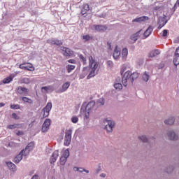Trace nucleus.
<instances>
[{
    "label": "nucleus",
    "mask_w": 179,
    "mask_h": 179,
    "mask_svg": "<svg viewBox=\"0 0 179 179\" xmlns=\"http://www.w3.org/2000/svg\"><path fill=\"white\" fill-rule=\"evenodd\" d=\"M138 78H139V74L138 73H131L129 71H126L122 79L123 86L127 87L128 85H132L134 83V80L138 79Z\"/></svg>",
    "instance_id": "f257e3e1"
},
{
    "label": "nucleus",
    "mask_w": 179,
    "mask_h": 179,
    "mask_svg": "<svg viewBox=\"0 0 179 179\" xmlns=\"http://www.w3.org/2000/svg\"><path fill=\"white\" fill-rule=\"evenodd\" d=\"M97 110V106L94 101L89 102L87 105L83 104L80 108V114H85V118L88 120L90 113H93Z\"/></svg>",
    "instance_id": "f03ea898"
},
{
    "label": "nucleus",
    "mask_w": 179,
    "mask_h": 179,
    "mask_svg": "<svg viewBox=\"0 0 179 179\" xmlns=\"http://www.w3.org/2000/svg\"><path fill=\"white\" fill-rule=\"evenodd\" d=\"M90 61V72L87 76V79H90V78H93L97 75L99 72V63L93 59L92 57H89Z\"/></svg>",
    "instance_id": "7ed1b4c3"
},
{
    "label": "nucleus",
    "mask_w": 179,
    "mask_h": 179,
    "mask_svg": "<svg viewBox=\"0 0 179 179\" xmlns=\"http://www.w3.org/2000/svg\"><path fill=\"white\" fill-rule=\"evenodd\" d=\"M103 129L106 131L107 134H112L114 128L115 127V121L113 120H108L107 118L103 119Z\"/></svg>",
    "instance_id": "20e7f679"
},
{
    "label": "nucleus",
    "mask_w": 179,
    "mask_h": 179,
    "mask_svg": "<svg viewBox=\"0 0 179 179\" xmlns=\"http://www.w3.org/2000/svg\"><path fill=\"white\" fill-rule=\"evenodd\" d=\"M166 136L169 141H173L174 142H176V141H178L179 139L178 134L173 129L166 130Z\"/></svg>",
    "instance_id": "39448f33"
},
{
    "label": "nucleus",
    "mask_w": 179,
    "mask_h": 179,
    "mask_svg": "<svg viewBox=\"0 0 179 179\" xmlns=\"http://www.w3.org/2000/svg\"><path fill=\"white\" fill-rule=\"evenodd\" d=\"M90 30H93L94 31H97L98 33H104L106 30H107V26L106 25H96V24H91L90 25Z\"/></svg>",
    "instance_id": "423d86ee"
},
{
    "label": "nucleus",
    "mask_w": 179,
    "mask_h": 179,
    "mask_svg": "<svg viewBox=\"0 0 179 179\" xmlns=\"http://www.w3.org/2000/svg\"><path fill=\"white\" fill-rule=\"evenodd\" d=\"M72 141V129L66 131L65 136L64 138V146H69Z\"/></svg>",
    "instance_id": "0eeeda50"
},
{
    "label": "nucleus",
    "mask_w": 179,
    "mask_h": 179,
    "mask_svg": "<svg viewBox=\"0 0 179 179\" xmlns=\"http://www.w3.org/2000/svg\"><path fill=\"white\" fill-rule=\"evenodd\" d=\"M51 108H52V103L48 102L46 105V107L43 108V118H46L50 115V112L51 111Z\"/></svg>",
    "instance_id": "6e6552de"
},
{
    "label": "nucleus",
    "mask_w": 179,
    "mask_h": 179,
    "mask_svg": "<svg viewBox=\"0 0 179 179\" xmlns=\"http://www.w3.org/2000/svg\"><path fill=\"white\" fill-rule=\"evenodd\" d=\"M50 125H51V120L50 119L45 120L43 125H42V132H47L48 129H50Z\"/></svg>",
    "instance_id": "1a4fd4ad"
},
{
    "label": "nucleus",
    "mask_w": 179,
    "mask_h": 179,
    "mask_svg": "<svg viewBox=\"0 0 179 179\" xmlns=\"http://www.w3.org/2000/svg\"><path fill=\"white\" fill-rule=\"evenodd\" d=\"M33 148H34V143L31 142L29 143L24 150H22V152H24V156H27L30 153L31 150H33Z\"/></svg>",
    "instance_id": "9d476101"
},
{
    "label": "nucleus",
    "mask_w": 179,
    "mask_h": 179,
    "mask_svg": "<svg viewBox=\"0 0 179 179\" xmlns=\"http://www.w3.org/2000/svg\"><path fill=\"white\" fill-rule=\"evenodd\" d=\"M59 50L62 51V54L63 55H64V57H71V55H73V52H72L71 49L67 48L61 47L59 48Z\"/></svg>",
    "instance_id": "9b49d317"
},
{
    "label": "nucleus",
    "mask_w": 179,
    "mask_h": 179,
    "mask_svg": "<svg viewBox=\"0 0 179 179\" xmlns=\"http://www.w3.org/2000/svg\"><path fill=\"white\" fill-rule=\"evenodd\" d=\"M17 92L19 94H22L23 96H26V94H28L29 93V90L26 87H23L22 86H19L17 88Z\"/></svg>",
    "instance_id": "f8f14e48"
},
{
    "label": "nucleus",
    "mask_w": 179,
    "mask_h": 179,
    "mask_svg": "<svg viewBox=\"0 0 179 179\" xmlns=\"http://www.w3.org/2000/svg\"><path fill=\"white\" fill-rule=\"evenodd\" d=\"M71 86V83L66 82L64 84L62 85V87L61 89L58 90L56 93H64V92H66L68 90V88Z\"/></svg>",
    "instance_id": "ddd939ff"
},
{
    "label": "nucleus",
    "mask_w": 179,
    "mask_h": 179,
    "mask_svg": "<svg viewBox=\"0 0 179 179\" xmlns=\"http://www.w3.org/2000/svg\"><path fill=\"white\" fill-rule=\"evenodd\" d=\"M147 20H149V17L148 16H142V17H137L134 20H132L133 23H143V22H146Z\"/></svg>",
    "instance_id": "4468645a"
},
{
    "label": "nucleus",
    "mask_w": 179,
    "mask_h": 179,
    "mask_svg": "<svg viewBox=\"0 0 179 179\" xmlns=\"http://www.w3.org/2000/svg\"><path fill=\"white\" fill-rule=\"evenodd\" d=\"M42 93H51V92H54V86L49 85L41 87Z\"/></svg>",
    "instance_id": "2eb2a0df"
},
{
    "label": "nucleus",
    "mask_w": 179,
    "mask_h": 179,
    "mask_svg": "<svg viewBox=\"0 0 179 179\" xmlns=\"http://www.w3.org/2000/svg\"><path fill=\"white\" fill-rule=\"evenodd\" d=\"M48 44H53L55 45H62V41L57 39L50 38L47 41Z\"/></svg>",
    "instance_id": "dca6fc26"
},
{
    "label": "nucleus",
    "mask_w": 179,
    "mask_h": 179,
    "mask_svg": "<svg viewBox=\"0 0 179 179\" xmlns=\"http://www.w3.org/2000/svg\"><path fill=\"white\" fill-rule=\"evenodd\" d=\"M23 156H24V151H21L15 158L14 163H20L21 160L23 159Z\"/></svg>",
    "instance_id": "f3484780"
},
{
    "label": "nucleus",
    "mask_w": 179,
    "mask_h": 179,
    "mask_svg": "<svg viewBox=\"0 0 179 179\" xmlns=\"http://www.w3.org/2000/svg\"><path fill=\"white\" fill-rule=\"evenodd\" d=\"M164 122L166 125H173L174 122H176V118L173 116L169 117L168 119H166Z\"/></svg>",
    "instance_id": "a211bd4d"
},
{
    "label": "nucleus",
    "mask_w": 179,
    "mask_h": 179,
    "mask_svg": "<svg viewBox=\"0 0 179 179\" xmlns=\"http://www.w3.org/2000/svg\"><path fill=\"white\" fill-rule=\"evenodd\" d=\"M58 156H59L58 150L55 151L50 157V163H55L58 159Z\"/></svg>",
    "instance_id": "6ab92c4d"
},
{
    "label": "nucleus",
    "mask_w": 179,
    "mask_h": 179,
    "mask_svg": "<svg viewBox=\"0 0 179 179\" xmlns=\"http://www.w3.org/2000/svg\"><path fill=\"white\" fill-rule=\"evenodd\" d=\"M152 31H153V27L152 26H150L146 31L143 33V38H148L152 34Z\"/></svg>",
    "instance_id": "aec40b11"
},
{
    "label": "nucleus",
    "mask_w": 179,
    "mask_h": 179,
    "mask_svg": "<svg viewBox=\"0 0 179 179\" xmlns=\"http://www.w3.org/2000/svg\"><path fill=\"white\" fill-rule=\"evenodd\" d=\"M127 58H128V49L123 48L122 50V61H127Z\"/></svg>",
    "instance_id": "412c9836"
},
{
    "label": "nucleus",
    "mask_w": 179,
    "mask_h": 179,
    "mask_svg": "<svg viewBox=\"0 0 179 179\" xmlns=\"http://www.w3.org/2000/svg\"><path fill=\"white\" fill-rule=\"evenodd\" d=\"M120 55H121V51L116 47L113 52L114 59H118V58H120Z\"/></svg>",
    "instance_id": "4be33fe9"
},
{
    "label": "nucleus",
    "mask_w": 179,
    "mask_h": 179,
    "mask_svg": "<svg viewBox=\"0 0 179 179\" xmlns=\"http://www.w3.org/2000/svg\"><path fill=\"white\" fill-rule=\"evenodd\" d=\"M159 54L160 51L159 50H154L149 53L148 57L150 58H155V57H157Z\"/></svg>",
    "instance_id": "5701e85b"
},
{
    "label": "nucleus",
    "mask_w": 179,
    "mask_h": 179,
    "mask_svg": "<svg viewBox=\"0 0 179 179\" xmlns=\"http://www.w3.org/2000/svg\"><path fill=\"white\" fill-rule=\"evenodd\" d=\"M20 69H24L25 71H34V68H33L32 64H29V66H24V64L20 65Z\"/></svg>",
    "instance_id": "b1692460"
},
{
    "label": "nucleus",
    "mask_w": 179,
    "mask_h": 179,
    "mask_svg": "<svg viewBox=\"0 0 179 179\" xmlns=\"http://www.w3.org/2000/svg\"><path fill=\"white\" fill-rule=\"evenodd\" d=\"M90 10V7H89V4H84L83 6V9L81 10L82 15H86L87 12Z\"/></svg>",
    "instance_id": "393cba45"
},
{
    "label": "nucleus",
    "mask_w": 179,
    "mask_h": 179,
    "mask_svg": "<svg viewBox=\"0 0 179 179\" xmlns=\"http://www.w3.org/2000/svg\"><path fill=\"white\" fill-rule=\"evenodd\" d=\"M167 23V21H166V19L164 17H159L158 24H159L158 27V29H162L163 26H164Z\"/></svg>",
    "instance_id": "a878e982"
},
{
    "label": "nucleus",
    "mask_w": 179,
    "mask_h": 179,
    "mask_svg": "<svg viewBox=\"0 0 179 179\" xmlns=\"http://www.w3.org/2000/svg\"><path fill=\"white\" fill-rule=\"evenodd\" d=\"M89 67H85L83 70L82 74L80 76V79H83L84 78L86 77V76L87 75V73H89Z\"/></svg>",
    "instance_id": "bb28decb"
},
{
    "label": "nucleus",
    "mask_w": 179,
    "mask_h": 179,
    "mask_svg": "<svg viewBox=\"0 0 179 179\" xmlns=\"http://www.w3.org/2000/svg\"><path fill=\"white\" fill-rule=\"evenodd\" d=\"M174 171V166L169 165L166 167L165 169V173H167V174H173Z\"/></svg>",
    "instance_id": "cd10ccee"
},
{
    "label": "nucleus",
    "mask_w": 179,
    "mask_h": 179,
    "mask_svg": "<svg viewBox=\"0 0 179 179\" xmlns=\"http://www.w3.org/2000/svg\"><path fill=\"white\" fill-rule=\"evenodd\" d=\"M141 31H142V30H140V31H137L136 34L131 35V40H132V41H134L135 43V41H136V40H138V38L139 37V34H141Z\"/></svg>",
    "instance_id": "c85d7f7f"
},
{
    "label": "nucleus",
    "mask_w": 179,
    "mask_h": 179,
    "mask_svg": "<svg viewBox=\"0 0 179 179\" xmlns=\"http://www.w3.org/2000/svg\"><path fill=\"white\" fill-rule=\"evenodd\" d=\"M149 78H150V75L148 72H144L142 76V80L144 82H148L149 80Z\"/></svg>",
    "instance_id": "c756f323"
},
{
    "label": "nucleus",
    "mask_w": 179,
    "mask_h": 179,
    "mask_svg": "<svg viewBox=\"0 0 179 179\" xmlns=\"http://www.w3.org/2000/svg\"><path fill=\"white\" fill-rule=\"evenodd\" d=\"M6 164L10 170L16 171V165H15V164L12 162H7Z\"/></svg>",
    "instance_id": "7c9ffc66"
},
{
    "label": "nucleus",
    "mask_w": 179,
    "mask_h": 179,
    "mask_svg": "<svg viewBox=\"0 0 179 179\" xmlns=\"http://www.w3.org/2000/svg\"><path fill=\"white\" fill-rule=\"evenodd\" d=\"M173 64L176 66L179 65V55L175 53L174 59H173Z\"/></svg>",
    "instance_id": "2f4dec72"
},
{
    "label": "nucleus",
    "mask_w": 179,
    "mask_h": 179,
    "mask_svg": "<svg viewBox=\"0 0 179 179\" xmlns=\"http://www.w3.org/2000/svg\"><path fill=\"white\" fill-rule=\"evenodd\" d=\"M20 83H24L25 85H29L30 83V78H22L20 79Z\"/></svg>",
    "instance_id": "473e14b6"
},
{
    "label": "nucleus",
    "mask_w": 179,
    "mask_h": 179,
    "mask_svg": "<svg viewBox=\"0 0 179 179\" xmlns=\"http://www.w3.org/2000/svg\"><path fill=\"white\" fill-rule=\"evenodd\" d=\"M83 39L84 41H90V40H93V36H90L89 34L83 35Z\"/></svg>",
    "instance_id": "72a5a7b5"
},
{
    "label": "nucleus",
    "mask_w": 179,
    "mask_h": 179,
    "mask_svg": "<svg viewBox=\"0 0 179 179\" xmlns=\"http://www.w3.org/2000/svg\"><path fill=\"white\" fill-rule=\"evenodd\" d=\"M138 138L139 141H141V142H143L144 143H146L148 141V137H146V136H139Z\"/></svg>",
    "instance_id": "f704fd0d"
},
{
    "label": "nucleus",
    "mask_w": 179,
    "mask_h": 179,
    "mask_svg": "<svg viewBox=\"0 0 179 179\" xmlns=\"http://www.w3.org/2000/svg\"><path fill=\"white\" fill-rule=\"evenodd\" d=\"M66 69H67V71L69 73H71V72H72V71H73V69H75V66L73 65H71V64H69L66 66Z\"/></svg>",
    "instance_id": "c9c22d12"
},
{
    "label": "nucleus",
    "mask_w": 179,
    "mask_h": 179,
    "mask_svg": "<svg viewBox=\"0 0 179 179\" xmlns=\"http://www.w3.org/2000/svg\"><path fill=\"white\" fill-rule=\"evenodd\" d=\"M114 87L116 89V90H121L122 89V84L120 83H115L114 84Z\"/></svg>",
    "instance_id": "e433bc0d"
},
{
    "label": "nucleus",
    "mask_w": 179,
    "mask_h": 179,
    "mask_svg": "<svg viewBox=\"0 0 179 179\" xmlns=\"http://www.w3.org/2000/svg\"><path fill=\"white\" fill-rule=\"evenodd\" d=\"M13 80V78L8 77L3 80V83H4V84L10 83V82H12Z\"/></svg>",
    "instance_id": "4c0bfd02"
},
{
    "label": "nucleus",
    "mask_w": 179,
    "mask_h": 179,
    "mask_svg": "<svg viewBox=\"0 0 179 179\" xmlns=\"http://www.w3.org/2000/svg\"><path fill=\"white\" fill-rule=\"evenodd\" d=\"M79 121V118L77 116H73L71 117V122L73 124H78V122Z\"/></svg>",
    "instance_id": "58836bf2"
},
{
    "label": "nucleus",
    "mask_w": 179,
    "mask_h": 179,
    "mask_svg": "<svg viewBox=\"0 0 179 179\" xmlns=\"http://www.w3.org/2000/svg\"><path fill=\"white\" fill-rule=\"evenodd\" d=\"M19 127V124H10L7 127L8 129H15V128H17Z\"/></svg>",
    "instance_id": "ea45409f"
},
{
    "label": "nucleus",
    "mask_w": 179,
    "mask_h": 179,
    "mask_svg": "<svg viewBox=\"0 0 179 179\" xmlns=\"http://www.w3.org/2000/svg\"><path fill=\"white\" fill-rule=\"evenodd\" d=\"M62 157H65L66 159H68L69 157V150H64V152H63V155Z\"/></svg>",
    "instance_id": "a19ab883"
},
{
    "label": "nucleus",
    "mask_w": 179,
    "mask_h": 179,
    "mask_svg": "<svg viewBox=\"0 0 179 179\" xmlns=\"http://www.w3.org/2000/svg\"><path fill=\"white\" fill-rule=\"evenodd\" d=\"M66 159L67 158H65V157H61L60 158V164L62 166H64L66 163Z\"/></svg>",
    "instance_id": "79ce46f5"
},
{
    "label": "nucleus",
    "mask_w": 179,
    "mask_h": 179,
    "mask_svg": "<svg viewBox=\"0 0 179 179\" xmlns=\"http://www.w3.org/2000/svg\"><path fill=\"white\" fill-rule=\"evenodd\" d=\"M79 58H80V61H82V62H83V64H86V57H84L83 55H80Z\"/></svg>",
    "instance_id": "37998d69"
},
{
    "label": "nucleus",
    "mask_w": 179,
    "mask_h": 179,
    "mask_svg": "<svg viewBox=\"0 0 179 179\" xmlns=\"http://www.w3.org/2000/svg\"><path fill=\"white\" fill-rule=\"evenodd\" d=\"M10 108L13 110H19L20 108V106L16 104V105H10Z\"/></svg>",
    "instance_id": "c03bdc74"
},
{
    "label": "nucleus",
    "mask_w": 179,
    "mask_h": 179,
    "mask_svg": "<svg viewBox=\"0 0 179 179\" xmlns=\"http://www.w3.org/2000/svg\"><path fill=\"white\" fill-rule=\"evenodd\" d=\"M22 100L23 101H24L25 103H31V99L26 97V96H23L22 97Z\"/></svg>",
    "instance_id": "a18cd8bd"
},
{
    "label": "nucleus",
    "mask_w": 179,
    "mask_h": 179,
    "mask_svg": "<svg viewBox=\"0 0 179 179\" xmlns=\"http://www.w3.org/2000/svg\"><path fill=\"white\" fill-rule=\"evenodd\" d=\"M98 103H99V104H100V106H104V103H105L104 99H103V98L99 99L98 100Z\"/></svg>",
    "instance_id": "49530a36"
},
{
    "label": "nucleus",
    "mask_w": 179,
    "mask_h": 179,
    "mask_svg": "<svg viewBox=\"0 0 179 179\" xmlns=\"http://www.w3.org/2000/svg\"><path fill=\"white\" fill-rule=\"evenodd\" d=\"M107 65L110 66V68H113L114 63H113V61L109 60L107 62Z\"/></svg>",
    "instance_id": "de8ad7c7"
},
{
    "label": "nucleus",
    "mask_w": 179,
    "mask_h": 179,
    "mask_svg": "<svg viewBox=\"0 0 179 179\" xmlns=\"http://www.w3.org/2000/svg\"><path fill=\"white\" fill-rule=\"evenodd\" d=\"M12 118H14V120H19V116H17L16 113H13Z\"/></svg>",
    "instance_id": "09e8293b"
},
{
    "label": "nucleus",
    "mask_w": 179,
    "mask_h": 179,
    "mask_svg": "<svg viewBox=\"0 0 179 179\" xmlns=\"http://www.w3.org/2000/svg\"><path fill=\"white\" fill-rule=\"evenodd\" d=\"M163 8V6H156L155 7H154V9L155 10H159V9H162Z\"/></svg>",
    "instance_id": "8fccbe9b"
},
{
    "label": "nucleus",
    "mask_w": 179,
    "mask_h": 179,
    "mask_svg": "<svg viewBox=\"0 0 179 179\" xmlns=\"http://www.w3.org/2000/svg\"><path fill=\"white\" fill-rule=\"evenodd\" d=\"M167 33H168V31L166 29H164L163 31V34H162L163 37H166L167 36Z\"/></svg>",
    "instance_id": "3c124183"
},
{
    "label": "nucleus",
    "mask_w": 179,
    "mask_h": 179,
    "mask_svg": "<svg viewBox=\"0 0 179 179\" xmlns=\"http://www.w3.org/2000/svg\"><path fill=\"white\" fill-rule=\"evenodd\" d=\"M85 168H80V169H77V171H79V173H83L85 171Z\"/></svg>",
    "instance_id": "603ef678"
},
{
    "label": "nucleus",
    "mask_w": 179,
    "mask_h": 179,
    "mask_svg": "<svg viewBox=\"0 0 179 179\" xmlns=\"http://www.w3.org/2000/svg\"><path fill=\"white\" fill-rule=\"evenodd\" d=\"M99 177H101L102 178H106V177H107V175L106 173H101L99 175Z\"/></svg>",
    "instance_id": "864d4df0"
},
{
    "label": "nucleus",
    "mask_w": 179,
    "mask_h": 179,
    "mask_svg": "<svg viewBox=\"0 0 179 179\" xmlns=\"http://www.w3.org/2000/svg\"><path fill=\"white\" fill-rule=\"evenodd\" d=\"M68 62H69L70 64H75L76 61H75V59H69L68 60Z\"/></svg>",
    "instance_id": "5fc2aeb1"
},
{
    "label": "nucleus",
    "mask_w": 179,
    "mask_h": 179,
    "mask_svg": "<svg viewBox=\"0 0 179 179\" xmlns=\"http://www.w3.org/2000/svg\"><path fill=\"white\" fill-rule=\"evenodd\" d=\"M101 170V169H100V168L96 169L95 170V174H99V173H100Z\"/></svg>",
    "instance_id": "6e6d98bb"
},
{
    "label": "nucleus",
    "mask_w": 179,
    "mask_h": 179,
    "mask_svg": "<svg viewBox=\"0 0 179 179\" xmlns=\"http://www.w3.org/2000/svg\"><path fill=\"white\" fill-rule=\"evenodd\" d=\"M175 54H176L177 55H179V47L176 48Z\"/></svg>",
    "instance_id": "4d7b16f0"
},
{
    "label": "nucleus",
    "mask_w": 179,
    "mask_h": 179,
    "mask_svg": "<svg viewBox=\"0 0 179 179\" xmlns=\"http://www.w3.org/2000/svg\"><path fill=\"white\" fill-rule=\"evenodd\" d=\"M83 171H84L85 173H86L87 174H89L90 171L89 170H87V169H83Z\"/></svg>",
    "instance_id": "13d9d810"
},
{
    "label": "nucleus",
    "mask_w": 179,
    "mask_h": 179,
    "mask_svg": "<svg viewBox=\"0 0 179 179\" xmlns=\"http://www.w3.org/2000/svg\"><path fill=\"white\" fill-rule=\"evenodd\" d=\"M107 44H108V46L109 47L110 50H111V43L108 42Z\"/></svg>",
    "instance_id": "bf43d9fd"
},
{
    "label": "nucleus",
    "mask_w": 179,
    "mask_h": 179,
    "mask_svg": "<svg viewBox=\"0 0 179 179\" xmlns=\"http://www.w3.org/2000/svg\"><path fill=\"white\" fill-rule=\"evenodd\" d=\"M17 135H23V132L22 131H18V132H17Z\"/></svg>",
    "instance_id": "052dcab7"
},
{
    "label": "nucleus",
    "mask_w": 179,
    "mask_h": 179,
    "mask_svg": "<svg viewBox=\"0 0 179 179\" xmlns=\"http://www.w3.org/2000/svg\"><path fill=\"white\" fill-rule=\"evenodd\" d=\"M5 106V103H0V107H3Z\"/></svg>",
    "instance_id": "680f3d73"
},
{
    "label": "nucleus",
    "mask_w": 179,
    "mask_h": 179,
    "mask_svg": "<svg viewBox=\"0 0 179 179\" xmlns=\"http://www.w3.org/2000/svg\"><path fill=\"white\" fill-rule=\"evenodd\" d=\"M78 169H80V168H78V167H74V168H73L74 171H78Z\"/></svg>",
    "instance_id": "e2e57ef3"
},
{
    "label": "nucleus",
    "mask_w": 179,
    "mask_h": 179,
    "mask_svg": "<svg viewBox=\"0 0 179 179\" xmlns=\"http://www.w3.org/2000/svg\"><path fill=\"white\" fill-rule=\"evenodd\" d=\"M122 73H124V71H122V70H121V74L122 75Z\"/></svg>",
    "instance_id": "0e129e2a"
},
{
    "label": "nucleus",
    "mask_w": 179,
    "mask_h": 179,
    "mask_svg": "<svg viewBox=\"0 0 179 179\" xmlns=\"http://www.w3.org/2000/svg\"><path fill=\"white\" fill-rule=\"evenodd\" d=\"M120 80V78H117V81Z\"/></svg>",
    "instance_id": "69168bd1"
}]
</instances>
